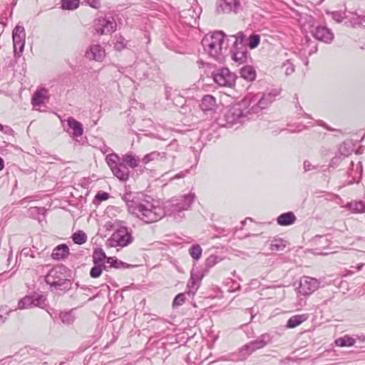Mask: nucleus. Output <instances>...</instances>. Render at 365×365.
Wrapping results in <instances>:
<instances>
[{
    "mask_svg": "<svg viewBox=\"0 0 365 365\" xmlns=\"http://www.w3.org/2000/svg\"><path fill=\"white\" fill-rule=\"evenodd\" d=\"M195 198V193L190 192L170 199L164 204L163 207L159 205L158 201L153 199L154 207L152 208V212H158L160 215L153 220H150V223L155 222L165 215L173 216L175 219L181 218V213L184 210H187L191 207Z\"/></svg>",
    "mask_w": 365,
    "mask_h": 365,
    "instance_id": "1",
    "label": "nucleus"
},
{
    "mask_svg": "<svg viewBox=\"0 0 365 365\" xmlns=\"http://www.w3.org/2000/svg\"><path fill=\"white\" fill-rule=\"evenodd\" d=\"M123 200L126 203L128 212L145 223H150V220L160 215L158 212H152L153 198L150 196L141 194L140 197H134L131 192H126Z\"/></svg>",
    "mask_w": 365,
    "mask_h": 365,
    "instance_id": "2",
    "label": "nucleus"
},
{
    "mask_svg": "<svg viewBox=\"0 0 365 365\" xmlns=\"http://www.w3.org/2000/svg\"><path fill=\"white\" fill-rule=\"evenodd\" d=\"M255 115L251 110L250 100L246 96L240 102L232 106L225 113L224 126H230L240 123H243L252 118Z\"/></svg>",
    "mask_w": 365,
    "mask_h": 365,
    "instance_id": "3",
    "label": "nucleus"
},
{
    "mask_svg": "<svg viewBox=\"0 0 365 365\" xmlns=\"http://www.w3.org/2000/svg\"><path fill=\"white\" fill-rule=\"evenodd\" d=\"M225 34L217 31L212 34L205 35L202 40V45L205 51L214 59H217L221 54Z\"/></svg>",
    "mask_w": 365,
    "mask_h": 365,
    "instance_id": "4",
    "label": "nucleus"
},
{
    "mask_svg": "<svg viewBox=\"0 0 365 365\" xmlns=\"http://www.w3.org/2000/svg\"><path fill=\"white\" fill-rule=\"evenodd\" d=\"M280 91L274 88L267 93H250L246 96L250 100L251 110L255 114L267 108L279 95Z\"/></svg>",
    "mask_w": 365,
    "mask_h": 365,
    "instance_id": "5",
    "label": "nucleus"
},
{
    "mask_svg": "<svg viewBox=\"0 0 365 365\" xmlns=\"http://www.w3.org/2000/svg\"><path fill=\"white\" fill-rule=\"evenodd\" d=\"M106 161L113 175L122 182H126L130 178V170L122 159L115 153L108 154Z\"/></svg>",
    "mask_w": 365,
    "mask_h": 365,
    "instance_id": "6",
    "label": "nucleus"
},
{
    "mask_svg": "<svg viewBox=\"0 0 365 365\" xmlns=\"http://www.w3.org/2000/svg\"><path fill=\"white\" fill-rule=\"evenodd\" d=\"M133 240L131 232L127 227L122 226L116 229L112 234L108 242L111 247H125Z\"/></svg>",
    "mask_w": 365,
    "mask_h": 365,
    "instance_id": "7",
    "label": "nucleus"
},
{
    "mask_svg": "<svg viewBox=\"0 0 365 365\" xmlns=\"http://www.w3.org/2000/svg\"><path fill=\"white\" fill-rule=\"evenodd\" d=\"M319 279L309 275H303L299 279L297 292L300 295L307 297L315 292L320 285Z\"/></svg>",
    "mask_w": 365,
    "mask_h": 365,
    "instance_id": "8",
    "label": "nucleus"
},
{
    "mask_svg": "<svg viewBox=\"0 0 365 365\" xmlns=\"http://www.w3.org/2000/svg\"><path fill=\"white\" fill-rule=\"evenodd\" d=\"M212 76L214 81L220 86L232 87L235 83L236 76L227 68H219Z\"/></svg>",
    "mask_w": 365,
    "mask_h": 365,
    "instance_id": "9",
    "label": "nucleus"
},
{
    "mask_svg": "<svg viewBox=\"0 0 365 365\" xmlns=\"http://www.w3.org/2000/svg\"><path fill=\"white\" fill-rule=\"evenodd\" d=\"M44 281L53 290L65 291L71 288V282L68 279H62L58 275H44Z\"/></svg>",
    "mask_w": 365,
    "mask_h": 365,
    "instance_id": "10",
    "label": "nucleus"
},
{
    "mask_svg": "<svg viewBox=\"0 0 365 365\" xmlns=\"http://www.w3.org/2000/svg\"><path fill=\"white\" fill-rule=\"evenodd\" d=\"M94 27L96 31L100 35L108 34L115 30L116 22L113 19L101 18L96 21Z\"/></svg>",
    "mask_w": 365,
    "mask_h": 365,
    "instance_id": "11",
    "label": "nucleus"
},
{
    "mask_svg": "<svg viewBox=\"0 0 365 365\" xmlns=\"http://www.w3.org/2000/svg\"><path fill=\"white\" fill-rule=\"evenodd\" d=\"M311 32L317 40L325 43H331L334 38V33L331 29L324 26H318L314 28Z\"/></svg>",
    "mask_w": 365,
    "mask_h": 365,
    "instance_id": "12",
    "label": "nucleus"
},
{
    "mask_svg": "<svg viewBox=\"0 0 365 365\" xmlns=\"http://www.w3.org/2000/svg\"><path fill=\"white\" fill-rule=\"evenodd\" d=\"M240 6L239 0H217L216 11L218 14L236 13Z\"/></svg>",
    "mask_w": 365,
    "mask_h": 365,
    "instance_id": "13",
    "label": "nucleus"
},
{
    "mask_svg": "<svg viewBox=\"0 0 365 365\" xmlns=\"http://www.w3.org/2000/svg\"><path fill=\"white\" fill-rule=\"evenodd\" d=\"M232 59L239 65L247 63L250 56L247 46H232L231 49Z\"/></svg>",
    "mask_w": 365,
    "mask_h": 365,
    "instance_id": "14",
    "label": "nucleus"
},
{
    "mask_svg": "<svg viewBox=\"0 0 365 365\" xmlns=\"http://www.w3.org/2000/svg\"><path fill=\"white\" fill-rule=\"evenodd\" d=\"M203 276L204 275H190V278L187 284V291L186 292L189 297L192 298L194 297L200 286Z\"/></svg>",
    "mask_w": 365,
    "mask_h": 365,
    "instance_id": "15",
    "label": "nucleus"
},
{
    "mask_svg": "<svg viewBox=\"0 0 365 365\" xmlns=\"http://www.w3.org/2000/svg\"><path fill=\"white\" fill-rule=\"evenodd\" d=\"M86 56L89 59L101 61L105 56V50L98 44L92 45L89 51H86Z\"/></svg>",
    "mask_w": 365,
    "mask_h": 365,
    "instance_id": "16",
    "label": "nucleus"
},
{
    "mask_svg": "<svg viewBox=\"0 0 365 365\" xmlns=\"http://www.w3.org/2000/svg\"><path fill=\"white\" fill-rule=\"evenodd\" d=\"M116 268V269H125V268H143V265H133L125 263L121 260H119L115 257H109L107 259V268Z\"/></svg>",
    "mask_w": 365,
    "mask_h": 365,
    "instance_id": "17",
    "label": "nucleus"
},
{
    "mask_svg": "<svg viewBox=\"0 0 365 365\" xmlns=\"http://www.w3.org/2000/svg\"><path fill=\"white\" fill-rule=\"evenodd\" d=\"M70 255L69 247L66 244L57 245L53 250L51 257L56 260L64 259Z\"/></svg>",
    "mask_w": 365,
    "mask_h": 365,
    "instance_id": "18",
    "label": "nucleus"
},
{
    "mask_svg": "<svg viewBox=\"0 0 365 365\" xmlns=\"http://www.w3.org/2000/svg\"><path fill=\"white\" fill-rule=\"evenodd\" d=\"M68 128L72 130L71 135L73 138H78L83 135V128L82 124L73 117H69L67 120Z\"/></svg>",
    "mask_w": 365,
    "mask_h": 365,
    "instance_id": "19",
    "label": "nucleus"
},
{
    "mask_svg": "<svg viewBox=\"0 0 365 365\" xmlns=\"http://www.w3.org/2000/svg\"><path fill=\"white\" fill-rule=\"evenodd\" d=\"M216 99L211 95L205 96L200 103V108L204 112L212 111L216 108Z\"/></svg>",
    "mask_w": 365,
    "mask_h": 365,
    "instance_id": "20",
    "label": "nucleus"
},
{
    "mask_svg": "<svg viewBox=\"0 0 365 365\" xmlns=\"http://www.w3.org/2000/svg\"><path fill=\"white\" fill-rule=\"evenodd\" d=\"M297 217L294 212L289 211L279 215L277 218V222L281 226H289L295 222Z\"/></svg>",
    "mask_w": 365,
    "mask_h": 365,
    "instance_id": "21",
    "label": "nucleus"
},
{
    "mask_svg": "<svg viewBox=\"0 0 365 365\" xmlns=\"http://www.w3.org/2000/svg\"><path fill=\"white\" fill-rule=\"evenodd\" d=\"M47 92L48 91L46 88L37 90L32 96V105L34 106H38L41 104H43L45 103V101L48 99Z\"/></svg>",
    "mask_w": 365,
    "mask_h": 365,
    "instance_id": "22",
    "label": "nucleus"
},
{
    "mask_svg": "<svg viewBox=\"0 0 365 365\" xmlns=\"http://www.w3.org/2000/svg\"><path fill=\"white\" fill-rule=\"evenodd\" d=\"M167 159V153L166 152H158L153 151L147 155H145L143 159L142 163L143 164H148V163L154 160H162L164 161Z\"/></svg>",
    "mask_w": 365,
    "mask_h": 365,
    "instance_id": "23",
    "label": "nucleus"
},
{
    "mask_svg": "<svg viewBox=\"0 0 365 365\" xmlns=\"http://www.w3.org/2000/svg\"><path fill=\"white\" fill-rule=\"evenodd\" d=\"M308 318V314L294 315L288 319L286 327L289 329L295 328L304 322L307 321Z\"/></svg>",
    "mask_w": 365,
    "mask_h": 365,
    "instance_id": "24",
    "label": "nucleus"
},
{
    "mask_svg": "<svg viewBox=\"0 0 365 365\" xmlns=\"http://www.w3.org/2000/svg\"><path fill=\"white\" fill-rule=\"evenodd\" d=\"M120 158L128 168L130 167L133 169L139 167L140 163L141 161L138 156L133 155L130 153L123 155Z\"/></svg>",
    "mask_w": 365,
    "mask_h": 365,
    "instance_id": "25",
    "label": "nucleus"
},
{
    "mask_svg": "<svg viewBox=\"0 0 365 365\" xmlns=\"http://www.w3.org/2000/svg\"><path fill=\"white\" fill-rule=\"evenodd\" d=\"M109 257H106V253L101 248H96L93 253V261L94 264H101L107 265V259Z\"/></svg>",
    "mask_w": 365,
    "mask_h": 365,
    "instance_id": "26",
    "label": "nucleus"
},
{
    "mask_svg": "<svg viewBox=\"0 0 365 365\" xmlns=\"http://www.w3.org/2000/svg\"><path fill=\"white\" fill-rule=\"evenodd\" d=\"M241 77L248 81H252L256 78V73L254 68L251 66H245L240 70Z\"/></svg>",
    "mask_w": 365,
    "mask_h": 365,
    "instance_id": "27",
    "label": "nucleus"
},
{
    "mask_svg": "<svg viewBox=\"0 0 365 365\" xmlns=\"http://www.w3.org/2000/svg\"><path fill=\"white\" fill-rule=\"evenodd\" d=\"M245 349V346H242L237 353H233L230 356L229 360L239 361L245 360L250 354Z\"/></svg>",
    "mask_w": 365,
    "mask_h": 365,
    "instance_id": "28",
    "label": "nucleus"
},
{
    "mask_svg": "<svg viewBox=\"0 0 365 365\" xmlns=\"http://www.w3.org/2000/svg\"><path fill=\"white\" fill-rule=\"evenodd\" d=\"M253 341L255 342L257 347H258V349H260L262 348H264L268 344L271 343L272 336H270L269 334L265 333L260 335L255 340H253Z\"/></svg>",
    "mask_w": 365,
    "mask_h": 365,
    "instance_id": "29",
    "label": "nucleus"
},
{
    "mask_svg": "<svg viewBox=\"0 0 365 365\" xmlns=\"http://www.w3.org/2000/svg\"><path fill=\"white\" fill-rule=\"evenodd\" d=\"M222 260V257L216 255H211L209 256L205 262V272H208L209 269L214 267L216 264L221 262Z\"/></svg>",
    "mask_w": 365,
    "mask_h": 365,
    "instance_id": "30",
    "label": "nucleus"
},
{
    "mask_svg": "<svg viewBox=\"0 0 365 365\" xmlns=\"http://www.w3.org/2000/svg\"><path fill=\"white\" fill-rule=\"evenodd\" d=\"M287 246V242L282 238H274L270 244L272 251H282Z\"/></svg>",
    "mask_w": 365,
    "mask_h": 365,
    "instance_id": "31",
    "label": "nucleus"
},
{
    "mask_svg": "<svg viewBox=\"0 0 365 365\" xmlns=\"http://www.w3.org/2000/svg\"><path fill=\"white\" fill-rule=\"evenodd\" d=\"M230 38L234 39L232 46H247L246 36L242 31H240L235 35H232Z\"/></svg>",
    "mask_w": 365,
    "mask_h": 365,
    "instance_id": "32",
    "label": "nucleus"
},
{
    "mask_svg": "<svg viewBox=\"0 0 365 365\" xmlns=\"http://www.w3.org/2000/svg\"><path fill=\"white\" fill-rule=\"evenodd\" d=\"M34 301L32 300V296H25L21 299L18 302L19 309H26L33 307Z\"/></svg>",
    "mask_w": 365,
    "mask_h": 365,
    "instance_id": "33",
    "label": "nucleus"
},
{
    "mask_svg": "<svg viewBox=\"0 0 365 365\" xmlns=\"http://www.w3.org/2000/svg\"><path fill=\"white\" fill-rule=\"evenodd\" d=\"M349 207L354 212L361 213L365 212V201H355L349 203Z\"/></svg>",
    "mask_w": 365,
    "mask_h": 365,
    "instance_id": "34",
    "label": "nucleus"
},
{
    "mask_svg": "<svg viewBox=\"0 0 365 365\" xmlns=\"http://www.w3.org/2000/svg\"><path fill=\"white\" fill-rule=\"evenodd\" d=\"M190 255L195 260H198L201 256L202 250L200 245L194 244L188 250Z\"/></svg>",
    "mask_w": 365,
    "mask_h": 365,
    "instance_id": "35",
    "label": "nucleus"
},
{
    "mask_svg": "<svg viewBox=\"0 0 365 365\" xmlns=\"http://www.w3.org/2000/svg\"><path fill=\"white\" fill-rule=\"evenodd\" d=\"M72 240L75 244L83 245L87 240V235L84 232L78 230L73 234Z\"/></svg>",
    "mask_w": 365,
    "mask_h": 365,
    "instance_id": "36",
    "label": "nucleus"
},
{
    "mask_svg": "<svg viewBox=\"0 0 365 365\" xmlns=\"http://www.w3.org/2000/svg\"><path fill=\"white\" fill-rule=\"evenodd\" d=\"M59 319L63 324H71L75 320V316L73 314L72 311L62 312L59 314Z\"/></svg>",
    "mask_w": 365,
    "mask_h": 365,
    "instance_id": "37",
    "label": "nucleus"
},
{
    "mask_svg": "<svg viewBox=\"0 0 365 365\" xmlns=\"http://www.w3.org/2000/svg\"><path fill=\"white\" fill-rule=\"evenodd\" d=\"M259 43L260 36L259 34H252L247 39V47L249 46L250 49H254L259 46Z\"/></svg>",
    "mask_w": 365,
    "mask_h": 365,
    "instance_id": "38",
    "label": "nucleus"
},
{
    "mask_svg": "<svg viewBox=\"0 0 365 365\" xmlns=\"http://www.w3.org/2000/svg\"><path fill=\"white\" fill-rule=\"evenodd\" d=\"M79 0H61V8L66 10H73L78 7Z\"/></svg>",
    "mask_w": 365,
    "mask_h": 365,
    "instance_id": "39",
    "label": "nucleus"
},
{
    "mask_svg": "<svg viewBox=\"0 0 365 365\" xmlns=\"http://www.w3.org/2000/svg\"><path fill=\"white\" fill-rule=\"evenodd\" d=\"M32 300L34 301L33 307L44 308L46 306V297L43 295H33Z\"/></svg>",
    "mask_w": 365,
    "mask_h": 365,
    "instance_id": "40",
    "label": "nucleus"
},
{
    "mask_svg": "<svg viewBox=\"0 0 365 365\" xmlns=\"http://www.w3.org/2000/svg\"><path fill=\"white\" fill-rule=\"evenodd\" d=\"M337 345L340 346H351L355 344V339L351 337L345 336L343 338H339L336 341Z\"/></svg>",
    "mask_w": 365,
    "mask_h": 365,
    "instance_id": "41",
    "label": "nucleus"
},
{
    "mask_svg": "<svg viewBox=\"0 0 365 365\" xmlns=\"http://www.w3.org/2000/svg\"><path fill=\"white\" fill-rule=\"evenodd\" d=\"M68 269L62 264H58L51 269L47 274H67Z\"/></svg>",
    "mask_w": 365,
    "mask_h": 365,
    "instance_id": "42",
    "label": "nucleus"
},
{
    "mask_svg": "<svg viewBox=\"0 0 365 365\" xmlns=\"http://www.w3.org/2000/svg\"><path fill=\"white\" fill-rule=\"evenodd\" d=\"M186 294H187V292L180 293V294H177L173 299V307H176L182 305L185 302Z\"/></svg>",
    "mask_w": 365,
    "mask_h": 365,
    "instance_id": "43",
    "label": "nucleus"
},
{
    "mask_svg": "<svg viewBox=\"0 0 365 365\" xmlns=\"http://www.w3.org/2000/svg\"><path fill=\"white\" fill-rule=\"evenodd\" d=\"M109 272L110 270L107 268V265L101 264H94V266L91 268L89 274H102L103 271Z\"/></svg>",
    "mask_w": 365,
    "mask_h": 365,
    "instance_id": "44",
    "label": "nucleus"
},
{
    "mask_svg": "<svg viewBox=\"0 0 365 365\" xmlns=\"http://www.w3.org/2000/svg\"><path fill=\"white\" fill-rule=\"evenodd\" d=\"M282 68L287 76L291 75L294 71V66L289 60L283 63Z\"/></svg>",
    "mask_w": 365,
    "mask_h": 365,
    "instance_id": "45",
    "label": "nucleus"
},
{
    "mask_svg": "<svg viewBox=\"0 0 365 365\" xmlns=\"http://www.w3.org/2000/svg\"><path fill=\"white\" fill-rule=\"evenodd\" d=\"M109 197H110V195L108 192L99 191L95 196L93 202L94 203H96V202H101L104 200H108L109 198Z\"/></svg>",
    "mask_w": 365,
    "mask_h": 365,
    "instance_id": "46",
    "label": "nucleus"
},
{
    "mask_svg": "<svg viewBox=\"0 0 365 365\" xmlns=\"http://www.w3.org/2000/svg\"><path fill=\"white\" fill-rule=\"evenodd\" d=\"M24 46L25 43H19V44L17 43L14 44V53L16 57L21 56V54L24 48Z\"/></svg>",
    "mask_w": 365,
    "mask_h": 365,
    "instance_id": "47",
    "label": "nucleus"
},
{
    "mask_svg": "<svg viewBox=\"0 0 365 365\" xmlns=\"http://www.w3.org/2000/svg\"><path fill=\"white\" fill-rule=\"evenodd\" d=\"M127 44V41L123 38H119V39L117 40L116 43H115L114 48L120 51L123 48L125 47Z\"/></svg>",
    "mask_w": 365,
    "mask_h": 365,
    "instance_id": "48",
    "label": "nucleus"
},
{
    "mask_svg": "<svg viewBox=\"0 0 365 365\" xmlns=\"http://www.w3.org/2000/svg\"><path fill=\"white\" fill-rule=\"evenodd\" d=\"M332 19L337 23H340L344 19V14L341 11H334L331 13Z\"/></svg>",
    "mask_w": 365,
    "mask_h": 365,
    "instance_id": "49",
    "label": "nucleus"
},
{
    "mask_svg": "<svg viewBox=\"0 0 365 365\" xmlns=\"http://www.w3.org/2000/svg\"><path fill=\"white\" fill-rule=\"evenodd\" d=\"M12 37H13V44L14 43H25V38H26V34H21V36H19V35H14L12 34Z\"/></svg>",
    "mask_w": 365,
    "mask_h": 365,
    "instance_id": "50",
    "label": "nucleus"
},
{
    "mask_svg": "<svg viewBox=\"0 0 365 365\" xmlns=\"http://www.w3.org/2000/svg\"><path fill=\"white\" fill-rule=\"evenodd\" d=\"M318 166L313 165L309 160H304L303 164V168L304 172H308L316 169Z\"/></svg>",
    "mask_w": 365,
    "mask_h": 365,
    "instance_id": "51",
    "label": "nucleus"
},
{
    "mask_svg": "<svg viewBox=\"0 0 365 365\" xmlns=\"http://www.w3.org/2000/svg\"><path fill=\"white\" fill-rule=\"evenodd\" d=\"M11 312H13V309H9L6 305L0 307V314H4V316L9 317Z\"/></svg>",
    "mask_w": 365,
    "mask_h": 365,
    "instance_id": "52",
    "label": "nucleus"
},
{
    "mask_svg": "<svg viewBox=\"0 0 365 365\" xmlns=\"http://www.w3.org/2000/svg\"><path fill=\"white\" fill-rule=\"evenodd\" d=\"M22 34H26L25 29H24V26L16 25L15 26L14 29L13 30V34L21 36Z\"/></svg>",
    "mask_w": 365,
    "mask_h": 365,
    "instance_id": "53",
    "label": "nucleus"
},
{
    "mask_svg": "<svg viewBox=\"0 0 365 365\" xmlns=\"http://www.w3.org/2000/svg\"><path fill=\"white\" fill-rule=\"evenodd\" d=\"M348 145L345 143H344L341 146H340V148H339V150H340V153L344 155H349L351 150L349 149V148H347L346 146Z\"/></svg>",
    "mask_w": 365,
    "mask_h": 365,
    "instance_id": "54",
    "label": "nucleus"
},
{
    "mask_svg": "<svg viewBox=\"0 0 365 365\" xmlns=\"http://www.w3.org/2000/svg\"><path fill=\"white\" fill-rule=\"evenodd\" d=\"M31 215H43L45 209L43 207H34L31 208Z\"/></svg>",
    "mask_w": 365,
    "mask_h": 365,
    "instance_id": "55",
    "label": "nucleus"
},
{
    "mask_svg": "<svg viewBox=\"0 0 365 365\" xmlns=\"http://www.w3.org/2000/svg\"><path fill=\"white\" fill-rule=\"evenodd\" d=\"M172 94H173V89L171 87H169L168 86H165V97L166 100H171L172 99Z\"/></svg>",
    "mask_w": 365,
    "mask_h": 365,
    "instance_id": "56",
    "label": "nucleus"
},
{
    "mask_svg": "<svg viewBox=\"0 0 365 365\" xmlns=\"http://www.w3.org/2000/svg\"><path fill=\"white\" fill-rule=\"evenodd\" d=\"M317 124L321 127H323L324 128L330 130L334 131L335 130L334 128H331L329 125H328L324 120H317Z\"/></svg>",
    "mask_w": 365,
    "mask_h": 365,
    "instance_id": "57",
    "label": "nucleus"
},
{
    "mask_svg": "<svg viewBox=\"0 0 365 365\" xmlns=\"http://www.w3.org/2000/svg\"><path fill=\"white\" fill-rule=\"evenodd\" d=\"M88 4L94 9H98L101 6L99 0H87Z\"/></svg>",
    "mask_w": 365,
    "mask_h": 365,
    "instance_id": "58",
    "label": "nucleus"
},
{
    "mask_svg": "<svg viewBox=\"0 0 365 365\" xmlns=\"http://www.w3.org/2000/svg\"><path fill=\"white\" fill-rule=\"evenodd\" d=\"M244 346H245V350H246V349H247V351L249 352V354H250V355L254 352V351H252V347H251V346H250V345L249 344V343H248V344H245V345H244Z\"/></svg>",
    "mask_w": 365,
    "mask_h": 365,
    "instance_id": "59",
    "label": "nucleus"
},
{
    "mask_svg": "<svg viewBox=\"0 0 365 365\" xmlns=\"http://www.w3.org/2000/svg\"><path fill=\"white\" fill-rule=\"evenodd\" d=\"M249 344L252 347V351L255 352V351L258 350V347L255 345V342L253 341L249 342Z\"/></svg>",
    "mask_w": 365,
    "mask_h": 365,
    "instance_id": "60",
    "label": "nucleus"
},
{
    "mask_svg": "<svg viewBox=\"0 0 365 365\" xmlns=\"http://www.w3.org/2000/svg\"><path fill=\"white\" fill-rule=\"evenodd\" d=\"M8 318L9 317L6 316H4V314H0V322L1 323H4L8 319Z\"/></svg>",
    "mask_w": 365,
    "mask_h": 365,
    "instance_id": "61",
    "label": "nucleus"
},
{
    "mask_svg": "<svg viewBox=\"0 0 365 365\" xmlns=\"http://www.w3.org/2000/svg\"><path fill=\"white\" fill-rule=\"evenodd\" d=\"M4 168V161L2 158L0 157V171Z\"/></svg>",
    "mask_w": 365,
    "mask_h": 365,
    "instance_id": "62",
    "label": "nucleus"
},
{
    "mask_svg": "<svg viewBox=\"0 0 365 365\" xmlns=\"http://www.w3.org/2000/svg\"><path fill=\"white\" fill-rule=\"evenodd\" d=\"M184 176H185V173H183L182 172V173H180L177 174V175L175 176V178L178 179V178H183Z\"/></svg>",
    "mask_w": 365,
    "mask_h": 365,
    "instance_id": "63",
    "label": "nucleus"
},
{
    "mask_svg": "<svg viewBox=\"0 0 365 365\" xmlns=\"http://www.w3.org/2000/svg\"><path fill=\"white\" fill-rule=\"evenodd\" d=\"M359 339L361 341L364 342L365 341V336L364 335H361L359 336Z\"/></svg>",
    "mask_w": 365,
    "mask_h": 365,
    "instance_id": "64",
    "label": "nucleus"
}]
</instances>
